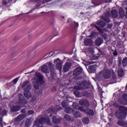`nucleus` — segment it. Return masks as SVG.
I'll use <instances>...</instances> for the list:
<instances>
[{"label":"nucleus","instance_id":"obj_10","mask_svg":"<svg viewBox=\"0 0 127 127\" xmlns=\"http://www.w3.org/2000/svg\"><path fill=\"white\" fill-rule=\"evenodd\" d=\"M55 63L56 64V66L58 70L61 71L62 69V63L63 62L60 60L59 59H57V60H55Z\"/></svg>","mask_w":127,"mask_h":127},{"label":"nucleus","instance_id":"obj_11","mask_svg":"<svg viewBox=\"0 0 127 127\" xmlns=\"http://www.w3.org/2000/svg\"><path fill=\"white\" fill-rule=\"evenodd\" d=\"M89 86V83H87V82H85L84 84H82L80 86H74V89L75 90H83V89L88 88Z\"/></svg>","mask_w":127,"mask_h":127},{"label":"nucleus","instance_id":"obj_41","mask_svg":"<svg viewBox=\"0 0 127 127\" xmlns=\"http://www.w3.org/2000/svg\"><path fill=\"white\" fill-rule=\"evenodd\" d=\"M21 112V113H26V111H25V109L22 110Z\"/></svg>","mask_w":127,"mask_h":127},{"label":"nucleus","instance_id":"obj_9","mask_svg":"<svg viewBox=\"0 0 127 127\" xmlns=\"http://www.w3.org/2000/svg\"><path fill=\"white\" fill-rule=\"evenodd\" d=\"M100 74L103 75L105 79H109L111 77V71L108 69L104 70Z\"/></svg>","mask_w":127,"mask_h":127},{"label":"nucleus","instance_id":"obj_40","mask_svg":"<svg viewBox=\"0 0 127 127\" xmlns=\"http://www.w3.org/2000/svg\"><path fill=\"white\" fill-rule=\"evenodd\" d=\"M113 55H114V56H117V55H118V52L115 51L114 53H113Z\"/></svg>","mask_w":127,"mask_h":127},{"label":"nucleus","instance_id":"obj_6","mask_svg":"<svg viewBox=\"0 0 127 127\" xmlns=\"http://www.w3.org/2000/svg\"><path fill=\"white\" fill-rule=\"evenodd\" d=\"M119 110L121 111V113L120 114V116L118 117L119 119H120L121 120L126 119L127 115V108L125 107L120 106L119 107Z\"/></svg>","mask_w":127,"mask_h":127},{"label":"nucleus","instance_id":"obj_5","mask_svg":"<svg viewBox=\"0 0 127 127\" xmlns=\"http://www.w3.org/2000/svg\"><path fill=\"white\" fill-rule=\"evenodd\" d=\"M72 106L74 109H76V110L79 109V110H80V111L84 112V113H86V114H87V115H89V116H93V115H94V111H93V110L89 109L86 110L84 109V108H83L82 107H78V104L77 103H73Z\"/></svg>","mask_w":127,"mask_h":127},{"label":"nucleus","instance_id":"obj_30","mask_svg":"<svg viewBox=\"0 0 127 127\" xmlns=\"http://www.w3.org/2000/svg\"><path fill=\"white\" fill-rule=\"evenodd\" d=\"M64 119L65 120H66L67 121H70L71 120V118L69 116V115L66 114L64 116Z\"/></svg>","mask_w":127,"mask_h":127},{"label":"nucleus","instance_id":"obj_1","mask_svg":"<svg viewBox=\"0 0 127 127\" xmlns=\"http://www.w3.org/2000/svg\"><path fill=\"white\" fill-rule=\"evenodd\" d=\"M26 103V99H24L23 95L20 94L19 95V99L17 104L20 105V106H14L11 108V110L12 112H17L20 110L21 107H24Z\"/></svg>","mask_w":127,"mask_h":127},{"label":"nucleus","instance_id":"obj_38","mask_svg":"<svg viewBox=\"0 0 127 127\" xmlns=\"http://www.w3.org/2000/svg\"><path fill=\"white\" fill-rule=\"evenodd\" d=\"M102 36L105 39H108V35L107 34L102 35Z\"/></svg>","mask_w":127,"mask_h":127},{"label":"nucleus","instance_id":"obj_32","mask_svg":"<svg viewBox=\"0 0 127 127\" xmlns=\"http://www.w3.org/2000/svg\"><path fill=\"white\" fill-rule=\"evenodd\" d=\"M102 18L106 22H110V19L108 18H106L105 17H102Z\"/></svg>","mask_w":127,"mask_h":127},{"label":"nucleus","instance_id":"obj_37","mask_svg":"<svg viewBox=\"0 0 127 127\" xmlns=\"http://www.w3.org/2000/svg\"><path fill=\"white\" fill-rule=\"evenodd\" d=\"M95 34H96V32H92L90 35V37H94V36H95Z\"/></svg>","mask_w":127,"mask_h":127},{"label":"nucleus","instance_id":"obj_17","mask_svg":"<svg viewBox=\"0 0 127 127\" xmlns=\"http://www.w3.org/2000/svg\"><path fill=\"white\" fill-rule=\"evenodd\" d=\"M103 43V39L102 38H98L95 41V44L97 46H100L101 44Z\"/></svg>","mask_w":127,"mask_h":127},{"label":"nucleus","instance_id":"obj_26","mask_svg":"<svg viewBox=\"0 0 127 127\" xmlns=\"http://www.w3.org/2000/svg\"><path fill=\"white\" fill-rule=\"evenodd\" d=\"M119 13L121 17H123L124 16L125 14V11L124 10V9H123V8H120L119 9Z\"/></svg>","mask_w":127,"mask_h":127},{"label":"nucleus","instance_id":"obj_23","mask_svg":"<svg viewBox=\"0 0 127 127\" xmlns=\"http://www.w3.org/2000/svg\"><path fill=\"white\" fill-rule=\"evenodd\" d=\"M112 17L115 18V17H118V11L117 10H113L112 11Z\"/></svg>","mask_w":127,"mask_h":127},{"label":"nucleus","instance_id":"obj_13","mask_svg":"<svg viewBox=\"0 0 127 127\" xmlns=\"http://www.w3.org/2000/svg\"><path fill=\"white\" fill-rule=\"evenodd\" d=\"M82 71L83 69H82V68H81V67H77L73 71V74H74L75 76H77V75L81 74Z\"/></svg>","mask_w":127,"mask_h":127},{"label":"nucleus","instance_id":"obj_46","mask_svg":"<svg viewBox=\"0 0 127 127\" xmlns=\"http://www.w3.org/2000/svg\"><path fill=\"white\" fill-rule=\"evenodd\" d=\"M98 88L99 89V90H102L101 88H100V87H98Z\"/></svg>","mask_w":127,"mask_h":127},{"label":"nucleus","instance_id":"obj_20","mask_svg":"<svg viewBox=\"0 0 127 127\" xmlns=\"http://www.w3.org/2000/svg\"><path fill=\"white\" fill-rule=\"evenodd\" d=\"M31 123H32V119L31 118H28L26 121L25 126L27 127H30Z\"/></svg>","mask_w":127,"mask_h":127},{"label":"nucleus","instance_id":"obj_15","mask_svg":"<svg viewBox=\"0 0 127 127\" xmlns=\"http://www.w3.org/2000/svg\"><path fill=\"white\" fill-rule=\"evenodd\" d=\"M84 43L85 45H92L93 41H92L91 39H89V38H86L84 39Z\"/></svg>","mask_w":127,"mask_h":127},{"label":"nucleus","instance_id":"obj_25","mask_svg":"<svg viewBox=\"0 0 127 127\" xmlns=\"http://www.w3.org/2000/svg\"><path fill=\"white\" fill-rule=\"evenodd\" d=\"M51 0H43V2L44 3L48 2V1H50ZM31 1L33 2H37V3H39V1H41L40 0H31Z\"/></svg>","mask_w":127,"mask_h":127},{"label":"nucleus","instance_id":"obj_33","mask_svg":"<svg viewBox=\"0 0 127 127\" xmlns=\"http://www.w3.org/2000/svg\"><path fill=\"white\" fill-rule=\"evenodd\" d=\"M5 115H6V111L3 110L0 114V116H2L3 117V116H5Z\"/></svg>","mask_w":127,"mask_h":127},{"label":"nucleus","instance_id":"obj_29","mask_svg":"<svg viewBox=\"0 0 127 127\" xmlns=\"http://www.w3.org/2000/svg\"><path fill=\"white\" fill-rule=\"evenodd\" d=\"M83 122L84 123V124H85L86 125H88L90 123V120H89V119L88 118H86L84 119L83 120Z\"/></svg>","mask_w":127,"mask_h":127},{"label":"nucleus","instance_id":"obj_7","mask_svg":"<svg viewBox=\"0 0 127 127\" xmlns=\"http://www.w3.org/2000/svg\"><path fill=\"white\" fill-rule=\"evenodd\" d=\"M65 113L71 114V113H72L73 114L74 117L75 118H79L80 116L81 115V114H80V112L76 110H73L71 108L69 107H66L65 109Z\"/></svg>","mask_w":127,"mask_h":127},{"label":"nucleus","instance_id":"obj_3","mask_svg":"<svg viewBox=\"0 0 127 127\" xmlns=\"http://www.w3.org/2000/svg\"><path fill=\"white\" fill-rule=\"evenodd\" d=\"M44 123H46L47 125H50V120L48 117H46L45 118H43L41 119H37L33 127H42V124Z\"/></svg>","mask_w":127,"mask_h":127},{"label":"nucleus","instance_id":"obj_42","mask_svg":"<svg viewBox=\"0 0 127 127\" xmlns=\"http://www.w3.org/2000/svg\"><path fill=\"white\" fill-rule=\"evenodd\" d=\"M2 3H3V4H6L7 3V2H6V1L4 2V1H3Z\"/></svg>","mask_w":127,"mask_h":127},{"label":"nucleus","instance_id":"obj_19","mask_svg":"<svg viewBox=\"0 0 127 127\" xmlns=\"http://www.w3.org/2000/svg\"><path fill=\"white\" fill-rule=\"evenodd\" d=\"M86 55L89 57H94V50L93 49H90L88 53L86 54Z\"/></svg>","mask_w":127,"mask_h":127},{"label":"nucleus","instance_id":"obj_35","mask_svg":"<svg viewBox=\"0 0 127 127\" xmlns=\"http://www.w3.org/2000/svg\"><path fill=\"white\" fill-rule=\"evenodd\" d=\"M62 105L63 107H64V108H66V106H67V104H66L65 101H63L62 103Z\"/></svg>","mask_w":127,"mask_h":127},{"label":"nucleus","instance_id":"obj_45","mask_svg":"<svg viewBox=\"0 0 127 127\" xmlns=\"http://www.w3.org/2000/svg\"><path fill=\"white\" fill-rule=\"evenodd\" d=\"M106 25L105 23H104L103 25L101 26H105Z\"/></svg>","mask_w":127,"mask_h":127},{"label":"nucleus","instance_id":"obj_27","mask_svg":"<svg viewBox=\"0 0 127 127\" xmlns=\"http://www.w3.org/2000/svg\"><path fill=\"white\" fill-rule=\"evenodd\" d=\"M123 65L124 67H126L127 65V58L123 59L122 62Z\"/></svg>","mask_w":127,"mask_h":127},{"label":"nucleus","instance_id":"obj_14","mask_svg":"<svg viewBox=\"0 0 127 127\" xmlns=\"http://www.w3.org/2000/svg\"><path fill=\"white\" fill-rule=\"evenodd\" d=\"M71 66H72V64L70 63H67L64 64V72H67L70 69L71 67Z\"/></svg>","mask_w":127,"mask_h":127},{"label":"nucleus","instance_id":"obj_16","mask_svg":"<svg viewBox=\"0 0 127 127\" xmlns=\"http://www.w3.org/2000/svg\"><path fill=\"white\" fill-rule=\"evenodd\" d=\"M61 120V118H56L55 116H54L53 118V122L55 125L59 124Z\"/></svg>","mask_w":127,"mask_h":127},{"label":"nucleus","instance_id":"obj_43","mask_svg":"<svg viewBox=\"0 0 127 127\" xmlns=\"http://www.w3.org/2000/svg\"><path fill=\"white\" fill-rule=\"evenodd\" d=\"M90 64H91V63H87L86 64H85V65H90Z\"/></svg>","mask_w":127,"mask_h":127},{"label":"nucleus","instance_id":"obj_21","mask_svg":"<svg viewBox=\"0 0 127 127\" xmlns=\"http://www.w3.org/2000/svg\"><path fill=\"white\" fill-rule=\"evenodd\" d=\"M123 102H121V100L120 99H119L118 101H119V102H120V103H121V104H125V102H127V94H124L123 95Z\"/></svg>","mask_w":127,"mask_h":127},{"label":"nucleus","instance_id":"obj_12","mask_svg":"<svg viewBox=\"0 0 127 127\" xmlns=\"http://www.w3.org/2000/svg\"><path fill=\"white\" fill-rule=\"evenodd\" d=\"M25 117H26V115L24 114L18 116L15 120V125L17 126V125H18V122L22 121V120H23L25 118Z\"/></svg>","mask_w":127,"mask_h":127},{"label":"nucleus","instance_id":"obj_18","mask_svg":"<svg viewBox=\"0 0 127 127\" xmlns=\"http://www.w3.org/2000/svg\"><path fill=\"white\" fill-rule=\"evenodd\" d=\"M79 104L81 106H87L89 105V102L87 100H81L79 101Z\"/></svg>","mask_w":127,"mask_h":127},{"label":"nucleus","instance_id":"obj_4","mask_svg":"<svg viewBox=\"0 0 127 127\" xmlns=\"http://www.w3.org/2000/svg\"><path fill=\"white\" fill-rule=\"evenodd\" d=\"M36 78L34 80L35 81V82L34 84V87L36 90H38L39 89L38 84L39 83H41V82H43V76L41 75L40 73H36Z\"/></svg>","mask_w":127,"mask_h":127},{"label":"nucleus","instance_id":"obj_39","mask_svg":"<svg viewBox=\"0 0 127 127\" xmlns=\"http://www.w3.org/2000/svg\"><path fill=\"white\" fill-rule=\"evenodd\" d=\"M0 127H2V119H0Z\"/></svg>","mask_w":127,"mask_h":127},{"label":"nucleus","instance_id":"obj_36","mask_svg":"<svg viewBox=\"0 0 127 127\" xmlns=\"http://www.w3.org/2000/svg\"><path fill=\"white\" fill-rule=\"evenodd\" d=\"M28 114L29 115H33V114H34V111L33 110H29L28 111Z\"/></svg>","mask_w":127,"mask_h":127},{"label":"nucleus","instance_id":"obj_28","mask_svg":"<svg viewBox=\"0 0 127 127\" xmlns=\"http://www.w3.org/2000/svg\"><path fill=\"white\" fill-rule=\"evenodd\" d=\"M118 125L119 126H127V123L124 121H118Z\"/></svg>","mask_w":127,"mask_h":127},{"label":"nucleus","instance_id":"obj_47","mask_svg":"<svg viewBox=\"0 0 127 127\" xmlns=\"http://www.w3.org/2000/svg\"><path fill=\"white\" fill-rule=\"evenodd\" d=\"M51 117H52V115H51Z\"/></svg>","mask_w":127,"mask_h":127},{"label":"nucleus","instance_id":"obj_8","mask_svg":"<svg viewBox=\"0 0 127 127\" xmlns=\"http://www.w3.org/2000/svg\"><path fill=\"white\" fill-rule=\"evenodd\" d=\"M53 64L51 62L47 63L42 67V71L44 73H48L49 72V69L53 67Z\"/></svg>","mask_w":127,"mask_h":127},{"label":"nucleus","instance_id":"obj_22","mask_svg":"<svg viewBox=\"0 0 127 127\" xmlns=\"http://www.w3.org/2000/svg\"><path fill=\"white\" fill-rule=\"evenodd\" d=\"M89 70H90L91 72H95V70L97 69V65L95 64V65H90L89 67Z\"/></svg>","mask_w":127,"mask_h":127},{"label":"nucleus","instance_id":"obj_44","mask_svg":"<svg viewBox=\"0 0 127 127\" xmlns=\"http://www.w3.org/2000/svg\"><path fill=\"white\" fill-rule=\"evenodd\" d=\"M98 30H99V32H100V33H102L101 32V29H100V28H98Z\"/></svg>","mask_w":127,"mask_h":127},{"label":"nucleus","instance_id":"obj_34","mask_svg":"<svg viewBox=\"0 0 127 127\" xmlns=\"http://www.w3.org/2000/svg\"><path fill=\"white\" fill-rule=\"evenodd\" d=\"M74 95L76 96V97H80V93H79V92L78 91H75L74 92Z\"/></svg>","mask_w":127,"mask_h":127},{"label":"nucleus","instance_id":"obj_24","mask_svg":"<svg viewBox=\"0 0 127 127\" xmlns=\"http://www.w3.org/2000/svg\"><path fill=\"white\" fill-rule=\"evenodd\" d=\"M123 75H124V70L122 68H119L118 76H119V77H122Z\"/></svg>","mask_w":127,"mask_h":127},{"label":"nucleus","instance_id":"obj_31","mask_svg":"<svg viewBox=\"0 0 127 127\" xmlns=\"http://www.w3.org/2000/svg\"><path fill=\"white\" fill-rule=\"evenodd\" d=\"M18 80H19V77H16V78H15L13 80V84H16V83H17V81H18Z\"/></svg>","mask_w":127,"mask_h":127},{"label":"nucleus","instance_id":"obj_2","mask_svg":"<svg viewBox=\"0 0 127 127\" xmlns=\"http://www.w3.org/2000/svg\"><path fill=\"white\" fill-rule=\"evenodd\" d=\"M22 88L24 89V95L26 98V99H30L31 98L32 95L31 93L29 92V90L31 89V85H30V83L28 81H25L23 82L22 85Z\"/></svg>","mask_w":127,"mask_h":127}]
</instances>
